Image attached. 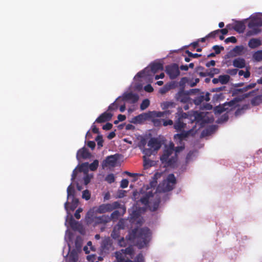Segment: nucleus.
Instances as JSON below:
<instances>
[{"mask_svg": "<svg viewBox=\"0 0 262 262\" xmlns=\"http://www.w3.org/2000/svg\"><path fill=\"white\" fill-rule=\"evenodd\" d=\"M151 237V233L149 228L143 227L134 228L126 236V239L132 242H136V245L139 249L147 246Z\"/></svg>", "mask_w": 262, "mask_h": 262, "instance_id": "f257e3e1", "label": "nucleus"}, {"mask_svg": "<svg viewBox=\"0 0 262 262\" xmlns=\"http://www.w3.org/2000/svg\"><path fill=\"white\" fill-rule=\"evenodd\" d=\"M120 207V204L118 202H114L112 204H102L98 207H94L91 209L87 213L89 217H92L93 214L104 213L109 212Z\"/></svg>", "mask_w": 262, "mask_h": 262, "instance_id": "f03ea898", "label": "nucleus"}, {"mask_svg": "<svg viewBox=\"0 0 262 262\" xmlns=\"http://www.w3.org/2000/svg\"><path fill=\"white\" fill-rule=\"evenodd\" d=\"M174 145L172 142H170L168 146H165L163 154L160 157V160L163 163L166 162L168 165H171L176 162V157L169 159L174 151Z\"/></svg>", "mask_w": 262, "mask_h": 262, "instance_id": "7ed1b4c3", "label": "nucleus"}, {"mask_svg": "<svg viewBox=\"0 0 262 262\" xmlns=\"http://www.w3.org/2000/svg\"><path fill=\"white\" fill-rule=\"evenodd\" d=\"M163 70V64L160 62H154L150 65V70L146 68L144 70L138 73L137 76L139 77H144L147 75H150V72L152 74H155L159 71H162Z\"/></svg>", "mask_w": 262, "mask_h": 262, "instance_id": "20e7f679", "label": "nucleus"}, {"mask_svg": "<svg viewBox=\"0 0 262 262\" xmlns=\"http://www.w3.org/2000/svg\"><path fill=\"white\" fill-rule=\"evenodd\" d=\"M166 72L171 79L176 78L180 74L178 65L176 63L167 66L166 67Z\"/></svg>", "mask_w": 262, "mask_h": 262, "instance_id": "39448f33", "label": "nucleus"}, {"mask_svg": "<svg viewBox=\"0 0 262 262\" xmlns=\"http://www.w3.org/2000/svg\"><path fill=\"white\" fill-rule=\"evenodd\" d=\"M139 96L137 94L133 93L132 92L124 93L122 96V100L124 101L129 102L130 103H135L139 100Z\"/></svg>", "mask_w": 262, "mask_h": 262, "instance_id": "423d86ee", "label": "nucleus"}, {"mask_svg": "<svg viewBox=\"0 0 262 262\" xmlns=\"http://www.w3.org/2000/svg\"><path fill=\"white\" fill-rule=\"evenodd\" d=\"M119 158L118 154H115L107 156L106 159L103 161L102 166L106 167L107 166H114L117 163Z\"/></svg>", "mask_w": 262, "mask_h": 262, "instance_id": "0eeeda50", "label": "nucleus"}, {"mask_svg": "<svg viewBox=\"0 0 262 262\" xmlns=\"http://www.w3.org/2000/svg\"><path fill=\"white\" fill-rule=\"evenodd\" d=\"M101 248L103 252L109 253L110 251L113 250L112 240L109 237L103 239L101 243Z\"/></svg>", "mask_w": 262, "mask_h": 262, "instance_id": "6e6552de", "label": "nucleus"}, {"mask_svg": "<svg viewBox=\"0 0 262 262\" xmlns=\"http://www.w3.org/2000/svg\"><path fill=\"white\" fill-rule=\"evenodd\" d=\"M193 130L194 129L192 128L187 131H185V130L180 131L179 132L180 133V134H177L174 135L173 138L176 141H179V142H181L191 134Z\"/></svg>", "mask_w": 262, "mask_h": 262, "instance_id": "1a4fd4ad", "label": "nucleus"}, {"mask_svg": "<svg viewBox=\"0 0 262 262\" xmlns=\"http://www.w3.org/2000/svg\"><path fill=\"white\" fill-rule=\"evenodd\" d=\"M176 98L178 101L184 103H187L190 100L188 94L186 93L183 90H180L176 94Z\"/></svg>", "mask_w": 262, "mask_h": 262, "instance_id": "9d476101", "label": "nucleus"}, {"mask_svg": "<svg viewBox=\"0 0 262 262\" xmlns=\"http://www.w3.org/2000/svg\"><path fill=\"white\" fill-rule=\"evenodd\" d=\"M210 100V93L209 92L206 93L205 94L204 92L201 93L200 95L198 96L193 100V102L195 105H200L204 101H209Z\"/></svg>", "mask_w": 262, "mask_h": 262, "instance_id": "9b49d317", "label": "nucleus"}, {"mask_svg": "<svg viewBox=\"0 0 262 262\" xmlns=\"http://www.w3.org/2000/svg\"><path fill=\"white\" fill-rule=\"evenodd\" d=\"M91 157V154L89 151L88 149L85 147L79 149L77 152L76 158L77 160H80V159H86Z\"/></svg>", "mask_w": 262, "mask_h": 262, "instance_id": "f8f14e48", "label": "nucleus"}, {"mask_svg": "<svg viewBox=\"0 0 262 262\" xmlns=\"http://www.w3.org/2000/svg\"><path fill=\"white\" fill-rule=\"evenodd\" d=\"M113 116V114L106 111L101 114L95 120V122L98 123H103L110 121Z\"/></svg>", "mask_w": 262, "mask_h": 262, "instance_id": "ddd939ff", "label": "nucleus"}, {"mask_svg": "<svg viewBox=\"0 0 262 262\" xmlns=\"http://www.w3.org/2000/svg\"><path fill=\"white\" fill-rule=\"evenodd\" d=\"M148 146L152 148L154 150H158L162 146L161 142L158 139L155 138H151L147 143Z\"/></svg>", "mask_w": 262, "mask_h": 262, "instance_id": "4468645a", "label": "nucleus"}, {"mask_svg": "<svg viewBox=\"0 0 262 262\" xmlns=\"http://www.w3.org/2000/svg\"><path fill=\"white\" fill-rule=\"evenodd\" d=\"M95 224H105L111 221V217L107 215L95 216L93 219Z\"/></svg>", "mask_w": 262, "mask_h": 262, "instance_id": "2eb2a0df", "label": "nucleus"}, {"mask_svg": "<svg viewBox=\"0 0 262 262\" xmlns=\"http://www.w3.org/2000/svg\"><path fill=\"white\" fill-rule=\"evenodd\" d=\"M153 196L154 193L152 192V191H148L146 192L141 197L139 201L142 203V204L147 207L149 205V200L151 198H153Z\"/></svg>", "mask_w": 262, "mask_h": 262, "instance_id": "dca6fc26", "label": "nucleus"}, {"mask_svg": "<svg viewBox=\"0 0 262 262\" xmlns=\"http://www.w3.org/2000/svg\"><path fill=\"white\" fill-rule=\"evenodd\" d=\"M191 117L194 118L193 119H192L191 118L192 122L195 121L196 125L200 124V128L202 126V124L204 122L203 119L204 117V114L203 113H201V112L199 113L198 112H194L193 114V115L192 116H191Z\"/></svg>", "mask_w": 262, "mask_h": 262, "instance_id": "f3484780", "label": "nucleus"}, {"mask_svg": "<svg viewBox=\"0 0 262 262\" xmlns=\"http://www.w3.org/2000/svg\"><path fill=\"white\" fill-rule=\"evenodd\" d=\"M174 122H173V128L176 132H180L185 130L186 127V123L184 122V120H180L175 118Z\"/></svg>", "mask_w": 262, "mask_h": 262, "instance_id": "a211bd4d", "label": "nucleus"}, {"mask_svg": "<svg viewBox=\"0 0 262 262\" xmlns=\"http://www.w3.org/2000/svg\"><path fill=\"white\" fill-rule=\"evenodd\" d=\"M242 101V99L239 97H235L227 103H225V106L229 108L228 111H231L235 109L238 105V102Z\"/></svg>", "mask_w": 262, "mask_h": 262, "instance_id": "6ab92c4d", "label": "nucleus"}, {"mask_svg": "<svg viewBox=\"0 0 262 262\" xmlns=\"http://www.w3.org/2000/svg\"><path fill=\"white\" fill-rule=\"evenodd\" d=\"M256 85V83H251L248 85H247L246 86H245V87H244L242 89H235L232 92V95H234V96L237 95L240 93H243V92H246L250 89H252L255 88Z\"/></svg>", "mask_w": 262, "mask_h": 262, "instance_id": "aec40b11", "label": "nucleus"}, {"mask_svg": "<svg viewBox=\"0 0 262 262\" xmlns=\"http://www.w3.org/2000/svg\"><path fill=\"white\" fill-rule=\"evenodd\" d=\"M233 66L237 68L242 69L246 66V61L243 58H236L233 60Z\"/></svg>", "mask_w": 262, "mask_h": 262, "instance_id": "412c9836", "label": "nucleus"}, {"mask_svg": "<svg viewBox=\"0 0 262 262\" xmlns=\"http://www.w3.org/2000/svg\"><path fill=\"white\" fill-rule=\"evenodd\" d=\"M262 26V20L259 18H253L249 22L248 26L249 28L258 27Z\"/></svg>", "mask_w": 262, "mask_h": 262, "instance_id": "4be33fe9", "label": "nucleus"}, {"mask_svg": "<svg viewBox=\"0 0 262 262\" xmlns=\"http://www.w3.org/2000/svg\"><path fill=\"white\" fill-rule=\"evenodd\" d=\"M233 29L236 32L241 33L245 31L246 26L243 21H237L234 24Z\"/></svg>", "mask_w": 262, "mask_h": 262, "instance_id": "5701e85b", "label": "nucleus"}, {"mask_svg": "<svg viewBox=\"0 0 262 262\" xmlns=\"http://www.w3.org/2000/svg\"><path fill=\"white\" fill-rule=\"evenodd\" d=\"M261 45V40L258 38H251L248 42V46L251 49L256 48Z\"/></svg>", "mask_w": 262, "mask_h": 262, "instance_id": "b1692460", "label": "nucleus"}, {"mask_svg": "<svg viewBox=\"0 0 262 262\" xmlns=\"http://www.w3.org/2000/svg\"><path fill=\"white\" fill-rule=\"evenodd\" d=\"M220 71L219 69L213 68L210 69V72L208 73L205 72H200L199 75L201 77H206L209 76L210 77H213L214 75L220 73Z\"/></svg>", "mask_w": 262, "mask_h": 262, "instance_id": "393cba45", "label": "nucleus"}, {"mask_svg": "<svg viewBox=\"0 0 262 262\" xmlns=\"http://www.w3.org/2000/svg\"><path fill=\"white\" fill-rule=\"evenodd\" d=\"M148 114H143L139 115L133 118L134 123H142L143 121L145 120L147 118H149Z\"/></svg>", "mask_w": 262, "mask_h": 262, "instance_id": "a878e982", "label": "nucleus"}, {"mask_svg": "<svg viewBox=\"0 0 262 262\" xmlns=\"http://www.w3.org/2000/svg\"><path fill=\"white\" fill-rule=\"evenodd\" d=\"M262 102V95H259L254 96L251 100V104L253 106H257L259 105Z\"/></svg>", "mask_w": 262, "mask_h": 262, "instance_id": "bb28decb", "label": "nucleus"}, {"mask_svg": "<svg viewBox=\"0 0 262 262\" xmlns=\"http://www.w3.org/2000/svg\"><path fill=\"white\" fill-rule=\"evenodd\" d=\"M252 58L254 61L259 62L262 60V50H258L252 55Z\"/></svg>", "mask_w": 262, "mask_h": 262, "instance_id": "cd10ccee", "label": "nucleus"}, {"mask_svg": "<svg viewBox=\"0 0 262 262\" xmlns=\"http://www.w3.org/2000/svg\"><path fill=\"white\" fill-rule=\"evenodd\" d=\"M160 203V198L157 199L155 200L152 205H149V209L152 212L156 211L159 208Z\"/></svg>", "mask_w": 262, "mask_h": 262, "instance_id": "c85d7f7f", "label": "nucleus"}, {"mask_svg": "<svg viewBox=\"0 0 262 262\" xmlns=\"http://www.w3.org/2000/svg\"><path fill=\"white\" fill-rule=\"evenodd\" d=\"M89 169V163L84 162L79 166L78 170L80 172H83L84 174H87Z\"/></svg>", "mask_w": 262, "mask_h": 262, "instance_id": "c756f323", "label": "nucleus"}, {"mask_svg": "<svg viewBox=\"0 0 262 262\" xmlns=\"http://www.w3.org/2000/svg\"><path fill=\"white\" fill-rule=\"evenodd\" d=\"M162 185L163 187V190L165 192L171 191L174 187L171 183H168V182L165 180L163 181Z\"/></svg>", "mask_w": 262, "mask_h": 262, "instance_id": "7c9ffc66", "label": "nucleus"}, {"mask_svg": "<svg viewBox=\"0 0 262 262\" xmlns=\"http://www.w3.org/2000/svg\"><path fill=\"white\" fill-rule=\"evenodd\" d=\"M220 82L222 84H226L228 83L230 80V77L228 75H223L219 76Z\"/></svg>", "mask_w": 262, "mask_h": 262, "instance_id": "2f4dec72", "label": "nucleus"}, {"mask_svg": "<svg viewBox=\"0 0 262 262\" xmlns=\"http://www.w3.org/2000/svg\"><path fill=\"white\" fill-rule=\"evenodd\" d=\"M251 29H252L251 30L247 32L246 35L247 36L255 35L256 34H258L260 32H261V29L258 28L257 27H254Z\"/></svg>", "mask_w": 262, "mask_h": 262, "instance_id": "473e14b6", "label": "nucleus"}, {"mask_svg": "<svg viewBox=\"0 0 262 262\" xmlns=\"http://www.w3.org/2000/svg\"><path fill=\"white\" fill-rule=\"evenodd\" d=\"M188 117V115L182 111L177 112L175 115V118L180 119V120H184V119H187Z\"/></svg>", "mask_w": 262, "mask_h": 262, "instance_id": "72a5a7b5", "label": "nucleus"}, {"mask_svg": "<svg viewBox=\"0 0 262 262\" xmlns=\"http://www.w3.org/2000/svg\"><path fill=\"white\" fill-rule=\"evenodd\" d=\"M121 251L124 253V255H133L134 253V250L132 246H128L125 249L121 250Z\"/></svg>", "mask_w": 262, "mask_h": 262, "instance_id": "f704fd0d", "label": "nucleus"}, {"mask_svg": "<svg viewBox=\"0 0 262 262\" xmlns=\"http://www.w3.org/2000/svg\"><path fill=\"white\" fill-rule=\"evenodd\" d=\"M75 189L72 184H71L67 188V197L69 199L71 196L74 197Z\"/></svg>", "mask_w": 262, "mask_h": 262, "instance_id": "c9c22d12", "label": "nucleus"}, {"mask_svg": "<svg viewBox=\"0 0 262 262\" xmlns=\"http://www.w3.org/2000/svg\"><path fill=\"white\" fill-rule=\"evenodd\" d=\"M165 181H167L168 183H171L173 186H175L177 183L176 177L172 173L168 174Z\"/></svg>", "mask_w": 262, "mask_h": 262, "instance_id": "e433bc0d", "label": "nucleus"}, {"mask_svg": "<svg viewBox=\"0 0 262 262\" xmlns=\"http://www.w3.org/2000/svg\"><path fill=\"white\" fill-rule=\"evenodd\" d=\"M124 255V253H122L121 250L115 252V256L117 262H123L124 259H125Z\"/></svg>", "mask_w": 262, "mask_h": 262, "instance_id": "4c0bfd02", "label": "nucleus"}, {"mask_svg": "<svg viewBox=\"0 0 262 262\" xmlns=\"http://www.w3.org/2000/svg\"><path fill=\"white\" fill-rule=\"evenodd\" d=\"M68 262H77L78 260V255L75 252H71L68 257Z\"/></svg>", "mask_w": 262, "mask_h": 262, "instance_id": "58836bf2", "label": "nucleus"}, {"mask_svg": "<svg viewBox=\"0 0 262 262\" xmlns=\"http://www.w3.org/2000/svg\"><path fill=\"white\" fill-rule=\"evenodd\" d=\"M99 165V161L98 160H95L90 164H89V168L91 171H95L97 170Z\"/></svg>", "mask_w": 262, "mask_h": 262, "instance_id": "ea45409f", "label": "nucleus"}, {"mask_svg": "<svg viewBox=\"0 0 262 262\" xmlns=\"http://www.w3.org/2000/svg\"><path fill=\"white\" fill-rule=\"evenodd\" d=\"M258 91V89L254 90L249 93H245L243 94L241 97H239L240 99H242V100L245 98H248L249 97L254 96L255 95L256 92Z\"/></svg>", "mask_w": 262, "mask_h": 262, "instance_id": "a19ab883", "label": "nucleus"}, {"mask_svg": "<svg viewBox=\"0 0 262 262\" xmlns=\"http://www.w3.org/2000/svg\"><path fill=\"white\" fill-rule=\"evenodd\" d=\"M239 76H244V78H248L250 76V72L249 71V67L246 68V72L243 70H239L238 72Z\"/></svg>", "mask_w": 262, "mask_h": 262, "instance_id": "79ce46f5", "label": "nucleus"}, {"mask_svg": "<svg viewBox=\"0 0 262 262\" xmlns=\"http://www.w3.org/2000/svg\"><path fill=\"white\" fill-rule=\"evenodd\" d=\"M228 109H229V108L225 106V104L224 103L223 104V105H220V106H216L215 107V111L216 113L221 114L225 111L228 112Z\"/></svg>", "mask_w": 262, "mask_h": 262, "instance_id": "37998d69", "label": "nucleus"}, {"mask_svg": "<svg viewBox=\"0 0 262 262\" xmlns=\"http://www.w3.org/2000/svg\"><path fill=\"white\" fill-rule=\"evenodd\" d=\"M149 118L152 117H164V113L163 112H156L154 111L152 112H149Z\"/></svg>", "mask_w": 262, "mask_h": 262, "instance_id": "c03bdc74", "label": "nucleus"}, {"mask_svg": "<svg viewBox=\"0 0 262 262\" xmlns=\"http://www.w3.org/2000/svg\"><path fill=\"white\" fill-rule=\"evenodd\" d=\"M97 142L98 148H100L103 146V139L101 135H98L95 139Z\"/></svg>", "mask_w": 262, "mask_h": 262, "instance_id": "a18cd8bd", "label": "nucleus"}, {"mask_svg": "<svg viewBox=\"0 0 262 262\" xmlns=\"http://www.w3.org/2000/svg\"><path fill=\"white\" fill-rule=\"evenodd\" d=\"M120 97L118 98L116 100L111 103L108 107L107 111H112L117 110L118 107V104L116 102L117 100H118L119 99Z\"/></svg>", "mask_w": 262, "mask_h": 262, "instance_id": "49530a36", "label": "nucleus"}, {"mask_svg": "<svg viewBox=\"0 0 262 262\" xmlns=\"http://www.w3.org/2000/svg\"><path fill=\"white\" fill-rule=\"evenodd\" d=\"M150 104L149 100L148 99H144L140 104V109L144 110L148 107Z\"/></svg>", "mask_w": 262, "mask_h": 262, "instance_id": "de8ad7c7", "label": "nucleus"}, {"mask_svg": "<svg viewBox=\"0 0 262 262\" xmlns=\"http://www.w3.org/2000/svg\"><path fill=\"white\" fill-rule=\"evenodd\" d=\"M120 230L115 227L111 233V236L115 239H118L120 237Z\"/></svg>", "mask_w": 262, "mask_h": 262, "instance_id": "09e8293b", "label": "nucleus"}, {"mask_svg": "<svg viewBox=\"0 0 262 262\" xmlns=\"http://www.w3.org/2000/svg\"><path fill=\"white\" fill-rule=\"evenodd\" d=\"M224 94L223 93L215 94L212 97V101L214 102L220 101L224 98Z\"/></svg>", "mask_w": 262, "mask_h": 262, "instance_id": "8fccbe9b", "label": "nucleus"}, {"mask_svg": "<svg viewBox=\"0 0 262 262\" xmlns=\"http://www.w3.org/2000/svg\"><path fill=\"white\" fill-rule=\"evenodd\" d=\"M152 122L154 124V125L156 127H159L161 126L163 122V119H157V118H154L152 120Z\"/></svg>", "mask_w": 262, "mask_h": 262, "instance_id": "3c124183", "label": "nucleus"}, {"mask_svg": "<svg viewBox=\"0 0 262 262\" xmlns=\"http://www.w3.org/2000/svg\"><path fill=\"white\" fill-rule=\"evenodd\" d=\"M119 216H120L119 211L118 210H115L111 213L110 217H111V221L112 220H117L118 219Z\"/></svg>", "mask_w": 262, "mask_h": 262, "instance_id": "603ef678", "label": "nucleus"}, {"mask_svg": "<svg viewBox=\"0 0 262 262\" xmlns=\"http://www.w3.org/2000/svg\"><path fill=\"white\" fill-rule=\"evenodd\" d=\"M78 200L75 198L74 197L72 198V204L70 207V209L73 211L78 205Z\"/></svg>", "mask_w": 262, "mask_h": 262, "instance_id": "864d4df0", "label": "nucleus"}, {"mask_svg": "<svg viewBox=\"0 0 262 262\" xmlns=\"http://www.w3.org/2000/svg\"><path fill=\"white\" fill-rule=\"evenodd\" d=\"M144 158V168L146 169L148 168L149 167H151L152 166V161L146 159L145 156L143 157Z\"/></svg>", "mask_w": 262, "mask_h": 262, "instance_id": "5fc2aeb1", "label": "nucleus"}, {"mask_svg": "<svg viewBox=\"0 0 262 262\" xmlns=\"http://www.w3.org/2000/svg\"><path fill=\"white\" fill-rule=\"evenodd\" d=\"M134 262H145L144 256L142 253H139L134 259Z\"/></svg>", "mask_w": 262, "mask_h": 262, "instance_id": "6e6d98bb", "label": "nucleus"}, {"mask_svg": "<svg viewBox=\"0 0 262 262\" xmlns=\"http://www.w3.org/2000/svg\"><path fill=\"white\" fill-rule=\"evenodd\" d=\"M82 197L85 200H89L91 198V193L88 190H85L82 192Z\"/></svg>", "mask_w": 262, "mask_h": 262, "instance_id": "4d7b16f0", "label": "nucleus"}, {"mask_svg": "<svg viewBox=\"0 0 262 262\" xmlns=\"http://www.w3.org/2000/svg\"><path fill=\"white\" fill-rule=\"evenodd\" d=\"M115 177L113 173L107 175L105 180L109 183H112L115 181Z\"/></svg>", "mask_w": 262, "mask_h": 262, "instance_id": "13d9d810", "label": "nucleus"}, {"mask_svg": "<svg viewBox=\"0 0 262 262\" xmlns=\"http://www.w3.org/2000/svg\"><path fill=\"white\" fill-rule=\"evenodd\" d=\"M186 53L187 54L188 56L190 58H196L201 56V54H199L197 53L193 54L188 50L186 51Z\"/></svg>", "mask_w": 262, "mask_h": 262, "instance_id": "bf43d9fd", "label": "nucleus"}, {"mask_svg": "<svg viewBox=\"0 0 262 262\" xmlns=\"http://www.w3.org/2000/svg\"><path fill=\"white\" fill-rule=\"evenodd\" d=\"M212 49L214 50L216 54H219L221 53V50H224V47L217 45L213 46Z\"/></svg>", "mask_w": 262, "mask_h": 262, "instance_id": "052dcab7", "label": "nucleus"}, {"mask_svg": "<svg viewBox=\"0 0 262 262\" xmlns=\"http://www.w3.org/2000/svg\"><path fill=\"white\" fill-rule=\"evenodd\" d=\"M143 153L145 154L144 156L149 157L152 154V150L151 148H144Z\"/></svg>", "mask_w": 262, "mask_h": 262, "instance_id": "680f3d73", "label": "nucleus"}, {"mask_svg": "<svg viewBox=\"0 0 262 262\" xmlns=\"http://www.w3.org/2000/svg\"><path fill=\"white\" fill-rule=\"evenodd\" d=\"M226 87L225 86H222L219 88H213L210 90L211 92H220L225 90Z\"/></svg>", "mask_w": 262, "mask_h": 262, "instance_id": "e2e57ef3", "label": "nucleus"}, {"mask_svg": "<svg viewBox=\"0 0 262 262\" xmlns=\"http://www.w3.org/2000/svg\"><path fill=\"white\" fill-rule=\"evenodd\" d=\"M169 90V86L165 85L163 88L160 89L159 93L161 94H164L166 93H167Z\"/></svg>", "mask_w": 262, "mask_h": 262, "instance_id": "0e129e2a", "label": "nucleus"}, {"mask_svg": "<svg viewBox=\"0 0 262 262\" xmlns=\"http://www.w3.org/2000/svg\"><path fill=\"white\" fill-rule=\"evenodd\" d=\"M225 42L227 43L228 42L236 43L237 42V39L235 38V37L231 36V37L227 38L225 39Z\"/></svg>", "mask_w": 262, "mask_h": 262, "instance_id": "69168bd1", "label": "nucleus"}, {"mask_svg": "<svg viewBox=\"0 0 262 262\" xmlns=\"http://www.w3.org/2000/svg\"><path fill=\"white\" fill-rule=\"evenodd\" d=\"M128 185V181L127 179H123L121 181L120 187L122 188L127 187Z\"/></svg>", "mask_w": 262, "mask_h": 262, "instance_id": "338daca9", "label": "nucleus"}, {"mask_svg": "<svg viewBox=\"0 0 262 262\" xmlns=\"http://www.w3.org/2000/svg\"><path fill=\"white\" fill-rule=\"evenodd\" d=\"M162 125L164 126H166L167 125H173V122L172 120H165L163 119V122Z\"/></svg>", "mask_w": 262, "mask_h": 262, "instance_id": "774afa93", "label": "nucleus"}]
</instances>
